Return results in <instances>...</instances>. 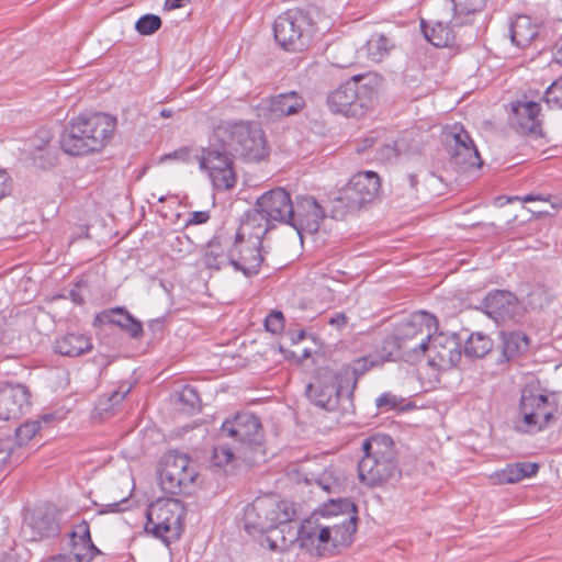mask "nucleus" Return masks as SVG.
<instances>
[{
	"label": "nucleus",
	"instance_id": "obj_1",
	"mask_svg": "<svg viewBox=\"0 0 562 562\" xmlns=\"http://www.w3.org/2000/svg\"><path fill=\"white\" fill-rule=\"evenodd\" d=\"M269 155L263 131L248 121L221 122L209 138L206 147L196 155L199 168L205 171L220 191L233 189L237 182L234 159L258 162Z\"/></svg>",
	"mask_w": 562,
	"mask_h": 562
},
{
	"label": "nucleus",
	"instance_id": "obj_2",
	"mask_svg": "<svg viewBox=\"0 0 562 562\" xmlns=\"http://www.w3.org/2000/svg\"><path fill=\"white\" fill-rule=\"evenodd\" d=\"M116 121L103 113L72 119L59 138L64 153L83 156L101 150L112 136Z\"/></svg>",
	"mask_w": 562,
	"mask_h": 562
},
{
	"label": "nucleus",
	"instance_id": "obj_3",
	"mask_svg": "<svg viewBox=\"0 0 562 562\" xmlns=\"http://www.w3.org/2000/svg\"><path fill=\"white\" fill-rule=\"evenodd\" d=\"M362 450L364 456L358 463L360 482L373 487L400 475L401 471L391 436L374 434L363 441Z\"/></svg>",
	"mask_w": 562,
	"mask_h": 562
},
{
	"label": "nucleus",
	"instance_id": "obj_4",
	"mask_svg": "<svg viewBox=\"0 0 562 562\" xmlns=\"http://www.w3.org/2000/svg\"><path fill=\"white\" fill-rule=\"evenodd\" d=\"M378 91L371 78L352 77L327 97L331 112L349 117H362L372 106Z\"/></svg>",
	"mask_w": 562,
	"mask_h": 562
},
{
	"label": "nucleus",
	"instance_id": "obj_5",
	"mask_svg": "<svg viewBox=\"0 0 562 562\" xmlns=\"http://www.w3.org/2000/svg\"><path fill=\"white\" fill-rule=\"evenodd\" d=\"M184 506L177 498L157 499L147 509L145 530L169 543L178 539L183 529Z\"/></svg>",
	"mask_w": 562,
	"mask_h": 562
},
{
	"label": "nucleus",
	"instance_id": "obj_6",
	"mask_svg": "<svg viewBox=\"0 0 562 562\" xmlns=\"http://www.w3.org/2000/svg\"><path fill=\"white\" fill-rule=\"evenodd\" d=\"M295 510L286 501L272 496L257 497L245 510L246 530L267 532L292 521Z\"/></svg>",
	"mask_w": 562,
	"mask_h": 562
},
{
	"label": "nucleus",
	"instance_id": "obj_7",
	"mask_svg": "<svg viewBox=\"0 0 562 562\" xmlns=\"http://www.w3.org/2000/svg\"><path fill=\"white\" fill-rule=\"evenodd\" d=\"M274 38L289 52H302L313 37L312 19L301 9H290L280 14L273 24Z\"/></svg>",
	"mask_w": 562,
	"mask_h": 562
},
{
	"label": "nucleus",
	"instance_id": "obj_8",
	"mask_svg": "<svg viewBox=\"0 0 562 562\" xmlns=\"http://www.w3.org/2000/svg\"><path fill=\"white\" fill-rule=\"evenodd\" d=\"M318 514L322 517L330 518V516H342L340 524H326L329 529L328 544L338 549L340 547H349L353 541V535L357 531L358 508L349 498H330L324 503Z\"/></svg>",
	"mask_w": 562,
	"mask_h": 562
},
{
	"label": "nucleus",
	"instance_id": "obj_9",
	"mask_svg": "<svg viewBox=\"0 0 562 562\" xmlns=\"http://www.w3.org/2000/svg\"><path fill=\"white\" fill-rule=\"evenodd\" d=\"M269 231V227L257 225V229L249 237L245 238L243 225L236 234L235 243L232 246V267L236 271L243 272L246 277L258 274L263 256L261 254L262 237Z\"/></svg>",
	"mask_w": 562,
	"mask_h": 562
},
{
	"label": "nucleus",
	"instance_id": "obj_10",
	"mask_svg": "<svg viewBox=\"0 0 562 562\" xmlns=\"http://www.w3.org/2000/svg\"><path fill=\"white\" fill-rule=\"evenodd\" d=\"M294 202L291 201L290 194L282 188L270 190L257 200L256 210L249 211L246 221L243 223V229L248 227L257 228L256 222L263 220L265 225L269 226L270 221H278L288 224L292 214Z\"/></svg>",
	"mask_w": 562,
	"mask_h": 562
},
{
	"label": "nucleus",
	"instance_id": "obj_11",
	"mask_svg": "<svg viewBox=\"0 0 562 562\" xmlns=\"http://www.w3.org/2000/svg\"><path fill=\"white\" fill-rule=\"evenodd\" d=\"M345 391L348 392V389L341 375L324 369L319 370L314 381L306 385L305 393L308 401L315 406L334 412L338 408Z\"/></svg>",
	"mask_w": 562,
	"mask_h": 562
},
{
	"label": "nucleus",
	"instance_id": "obj_12",
	"mask_svg": "<svg viewBox=\"0 0 562 562\" xmlns=\"http://www.w3.org/2000/svg\"><path fill=\"white\" fill-rule=\"evenodd\" d=\"M196 475L195 469L191 467L190 458L187 454L175 452L166 456L159 473V482L166 493L188 494Z\"/></svg>",
	"mask_w": 562,
	"mask_h": 562
},
{
	"label": "nucleus",
	"instance_id": "obj_13",
	"mask_svg": "<svg viewBox=\"0 0 562 562\" xmlns=\"http://www.w3.org/2000/svg\"><path fill=\"white\" fill-rule=\"evenodd\" d=\"M445 145L450 156V162L464 172L473 168H480L483 160L470 134L461 124H454L445 133Z\"/></svg>",
	"mask_w": 562,
	"mask_h": 562
},
{
	"label": "nucleus",
	"instance_id": "obj_14",
	"mask_svg": "<svg viewBox=\"0 0 562 562\" xmlns=\"http://www.w3.org/2000/svg\"><path fill=\"white\" fill-rule=\"evenodd\" d=\"M520 414L529 429L540 431L549 426L558 411L557 404L538 389L527 386L521 391Z\"/></svg>",
	"mask_w": 562,
	"mask_h": 562
},
{
	"label": "nucleus",
	"instance_id": "obj_15",
	"mask_svg": "<svg viewBox=\"0 0 562 562\" xmlns=\"http://www.w3.org/2000/svg\"><path fill=\"white\" fill-rule=\"evenodd\" d=\"M380 190V178L374 171H364L355 175L340 191L338 201L350 210H359L372 202Z\"/></svg>",
	"mask_w": 562,
	"mask_h": 562
},
{
	"label": "nucleus",
	"instance_id": "obj_16",
	"mask_svg": "<svg viewBox=\"0 0 562 562\" xmlns=\"http://www.w3.org/2000/svg\"><path fill=\"white\" fill-rule=\"evenodd\" d=\"M428 362L432 367L447 369L457 366L462 356V340L457 334H445L435 331L428 340Z\"/></svg>",
	"mask_w": 562,
	"mask_h": 562
},
{
	"label": "nucleus",
	"instance_id": "obj_17",
	"mask_svg": "<svg viewBox=\"0 0 562 562\" xmlns=\"http://www.w3.org/2000/svg\"><path fill=\"white\" fill-rule=\"evenodd\" d=\"M437 329V319L427 312L413 314L409 319L402 323L397 328V334L384 340L383 350L386 358L394 356L396 341L419 339L429 340L431 333Z\"/></svg>",
	"mask_w": 562,
	"mask_h": 562
},
{
	"label": "nucleus",
	"instance_id": "obj_18",
	"mask_svg": "<svg viewBox=\"0 0 562 562\" xmlns=\"http://www.w3.org/2000/svg\"><path fill=\"white\" fill-rule=\"evenodd\" d=\"M220 435L245 446H259L263 439L261 422L251 413L237 414L233 419L225 420Z\"/></svg>",
	"mask_w": 562,
	"mask_h": 562
},
{
	"label": "nucleus",
	"instance_id": "obj_19",
	"mask_svg": "<svg viewBox=\"0 0 562 562\" xmlns=\"http://www.w3.org/2000/svg\"><path fill=\"white\" fill-rule=\"evenodd\" d=\"M291 213L288 225L296 231L301 239L303 233H316L325 217L323 207L311 195L296 196Z\"/></svg>",
	"mask_w": 562,
	"mask_h": 562
},
{
	"label": "nucleus",
	"instance_id": "obj_20",
	"mask_svg": "<svg viewBox=\"0 0 562 562\" xmlns=\"http://www.w3.org/2000/svg\"><path fill=\"white\" fill-rule=\"evenodd\" d=\"M485 314L497 324L517 323L524 315V310L517 296L508 291L495 290L483 300Z\"/></svg>",
	"mask_w": 562,
	"mask_h": 562
},
{
	"label": "nucleus",
	"instance_id": "obj_21",
	"mask_svg": "<svg viewBox=\"0 0 562 562\" xmlns=\"http://www.w3.org/2000/svg\"><path fill=\"white\" fill-rule=\"evenodd\" d=\"M31 393L23 384L0 383V419H18L31 406Z\"/></svg>",
	"mask_w": 562,
	"mask_h": 562
},
{
	"label": "nucleus",
	"instance_id": "obj_22",
	"mask_svg": "<svg viewBox=\"0 0 562 562\" xmlns=\"http://www.w3.org/2000/svg\"><path fill=\"white\" fill-rule=\"evenodd\" d=\"M25 521L31 529V540L33 541L56 537L60 532L58 512L50 504L36 506Z\"/></svg>",
	"mask_w": 562,
	"mask_h": 562
},
{
	"label": "nucleus",
	"instance_id": "obj_23",
	"mask_svg": "<svg viewBox=\"0 0 562 562\" xmlns=\"http://www.w3.org/2000/svg\"><path fill=\"white\" fill-rule=\"evenodd\" d=\"M305 104L303 95L292 90L271 97L267 110L271 119H281L300 113Z\"/></svg>",
	"mask_w": 562,
	"mask_h": 562
},
{
	"label": "nucleus",
	"instance_id": "obj_24",
	"mask_svg": "<svg viewBox=\"0 0 562 562\" xmlns=\"http://www.w3.org/2000/svg\"><path fill=\"white\" fill-rule=\"evenodd\" d=\"M329 532L326 524L321 522L317 513H315L301 524L297 530V540L305 548L311 546H315L317 549L326 548L328 546Z\"/></svg>",
	"mask_w": 562,
	"mask_h": 562
},
{
	"label": "nucleus",
	"instance_id": "obj_25",
	"mask_svg": "<svg viewBox=\"0 0 562 562\" xmlns=\"http://www.w3.org/2000/svg\"><path fill=\"white\" fill-rule=\"evenodd\" d=\"M202 261L207 269L214 270L232 266V247H229V243L223 241L220 237L211 239L204 248Z\"/></svg>",
	"mask_w": 562,
	"mask_h": 562
},
{
	"label": "nucleus",
	"instance_id": "obj_26",
	"mask_svg": "<svg viewBox=\"0 0 562 562\" xmlns=\"http://www.w3.org/2000/svg\"><path fill=\"white\" fill-rule=\"evenodd\" d=\"M516 124L525 134L541 135L540 104L522 102L513 108Z\"/></svg>",
	"mask_w": 562,
	"mask_h": 562
},
{
	"label": "nucleus",
	"instance_id": "obj_27",
	"mask_svg": "<svg viewBox=\"0 0 562 562\" xmlns=\"http://www.w3.org/2000/svg\"><path fill=\"white\" fill-rule=\"evenodd\" d=\"M499 337L502 352L499 363L515 360L529 349V337L522 331H501Z\"/></svg>",
	"mask_w": 562,
	"mask_h": 562
},
{
	"label": "nucleus",
	"instance_id": "obj_28",
	"mask_svg": "<svg viewBox=\"0 0 562 562\" xmlns=\"http://www.w3.org/2000/svg\"><path fill=\"white\" fill-rule=\"evenodd\" d=\"M454 18L447 21H435L431 26H428L424 20H422L420 26L423 33L428 42L436 47H450L456 43V35L453 32Z\"/></svg>",
	"mask_w": 562,
	"mask_h": 562
},
{
	"label": "nucleus",
	"instance_id": "obj_29",
	"mask_svg": "<svg viewBox=\"0 0 562 562\" xmlns=\"http://www.w3.org/2000/svg\"><path fill=\"white\" fill-rule=\"evenodd\" d=\"M55 351L61 356L78 357L92 349L91 338L79 333H68L56 339Z\"/></svg>",
	"mask_w": 562,
	"mask_h": 562
},
{
	"label": "nucleus",
	"instance_id": "obj_30",
	"mask_svg": "<svg viewBox=\"0 0 562 562\" xmlns=\"http://www.w3.org/2000/svg\"><path fill=\"white\" fill-rule=\"evenodd\" d=\"M539 26L528 15H518L512 21L509 26V35L513 44L524 48L538 36Z\"/></svg>",
	"mask_w": 562,
	"mask_h": 562
},
{
	"label": "nucleus",
	"instance_id": "obj_31",
	"mask_svg": "<svg viewBox=\"0 0 562 562\" xmlns=\"http://www.w3.org/2000/svg\"><path fill=\"white\" fill-rule=\"evenodd\" d=\"M304 481L307 484L316 483L323 491L329 494H340L348 485L347 477L334 468L325 469L317 475L312 474L311 477L304 476Z\"/></svg>",
	"mask_w": 562,
	"mask_h": 562
},
{
	"label": "nucleus",
	"instance_id": "obj_32",
	"mask_svg": "<svg viewBox=\"0 0 562 562\" xmlns=\"http://www.w3.org/2000/svg\"><path fill=\"white\" fill-rule=\"evenodd\" d=\"M386 355L383 357H380L379 359L373 356H367L359 358L353 362L351 371L346 370L345 373L341 375L342 381L346 382V387L348 389V395L347 401L351 403V397L353 394V391L357 385L358 378L366 373L369 369L382 363L383 361L387 360Z\"/></svg>",
	"mask_w": 562,
	"mask_h": 562
},
{
	"label": "nucleus",
	"instance_id": "obj_33",
	"mask_svg": "<svg viewBox=\"0 0 562 562\" xmlns=\"http://www.w3.org/2000/svg\"><path fill=\"white\" fill-rule=\"evenodd\" d=\"M394 48V41L381 33L372 34L366 44L368 57L374 63L382 61Z\"/></svg>",
	"mask_w": 562,
	"mask_h": 562
},
{
	"label": "nucleus",
	"instance_id": "obj_34",
	"mask_svg": "<svg viewBox=\"0 0 562 562\" xmlns=\"http://www.w3.org/2000/svg\"><path fill=\"white\" fill-rule=\"evenodd\" d=\"M493 348L491 338L481 333H472L464 344V355L469 358H483Z\"/></svg>",
	"mask_w": 562,
	"mask_h": 562
},
{
	"label": "nucleus",
	"instance_id": "obj_35",
	"mask_svg": "<svg viewBox=\"0 0 562 562\" xmlns=\"http://www.w3.org/2000/svg\"><path fill=\"white\" fill-rule=\"evenodd\" d=\"M447 8H452L454 11V24L461 25L464 23L461 15H469L480 12L486 3V0H445Z\"/></svg>",
	"mask_w": 562,
	"mask_h": 562
},
{
	"label": "nucleus",
	"instance_id": "obj_36",
	"mask_svg": "<svg viewBox=\"0 0 562 562\" xmlns=\"http://www.w3.org/2000/svg\"><path fill=\"white\" fill-rule=\"evenodd\" d=\"M132 316L133 315L123 307L110 308L97 314L94 324H112L123 329Z\"/></svg>",
	"mask_w": 562,
	"mask_h": 562
},
{
	"label": "nucleus",
	"instance_id": "obj_37",
	"mask_svg": "<svg viewBox=\"0 0 562 562\" xmlns=\"http://www.w3.org/2000/svg\"><path fill=\"white\" fill-rule=\"evenodd\" d=\"M428 340L411 339L396 341L395 349L408 359H418L427 351Z\"/></svg>",
	"mask_w": 562,
	"mask_h": 562
},
{
	"label": "nucleus",
	"instance_id": "obj_38",
	"mask_svg": "<svg viewBox=\"0 0 562 562\" xmlns=\"http://www.w3.org/2000/svg\"><path fill=\"white\" fill-rule=\"evenodd\" d=\"M71 548H72V559L76 562H90L94 555L101 554V551L95 547V549H90L88 543H86V538H77L70 539Z\"/></svg>",
	"mask_w": 562,
	"mask_h": 562
},
{
	"label": "nucleus",
	"instance_id": "obj_39",
	"mask_svg": "<svg viewBox=\"0 0 562 562\" xmlns=\"http://www.w3.org/2000/svg\"><path fill=\"white\" fill-rule=\"evenodd\" d=\"M161 19L156 14H145L135 23V30L140 35H151L161 27Z\"/></svg>",
	"mask_w": 562,
	"mask_h": 562
},
{
	"label": "nucleus",
	"instance_id": "obj_40",
	"mask_svg": "<svg viewBox=\"0 0 562 562\" xmlns=\"http://www.w3.org/2000/svg\"><path fill=\"white\" fill-rule=\"evenodd\" d=\"M543 100L552 109H562V76L548 87Z\"/></svg>",
	"mask_w": 562,
	"mask_h": 562
},
{
	"label": "nucleus",
	"instance_id": "obj_41",
	"mask_svg": "<svg viewBox=\"0 0 562 562\" xmlns=\"http://www.w3.org/2000/svg\"><path fill=\"white\" fill-rule=\"evenodd\" d=\"M234 460V452L226 445H218L213 448L211 463L216 468H225Z\"/></svg>",
	"mask_w": 562,
	"mask_h": 562
},
{
	"label": "nucleus",
	"instance_id": "obj_42",
	"mask_svg": "<svg viewBox=\"0 0 562 562\" xmlns=\"http://www.w3.org/2000/svg\"><path fill=\"white\" fill-rule=\"evenodd\" d=\"M179 401L186 409L192 411L200 407L201 400L195 387L184 385L179 392Z\"/></svg>",
	"mask_w": 562,
	"mask_h": 562
},
{
	"label": "nucleus",
	"instance_id": "obj_43",
	"mask_svg": "<svg viewBox=\"0 0 562 562\" xmlns=\"http://www.w3.org/2000/svg\"><path fill=\"white\" fill-rule=\"evenodd\" d=\"M41 429L40 420H29L22 424L15 431L16 440L20 445L27 443Z\"/></svg>",
	"mask_w": 562,
	"mask_h": 562
},
{
	"label": "nucleus",
	"instance_id": "obj_44",
	"mask_svg": "<svg viewBox=\"0 0 562 562\" xmlns=\"http://www.w3.org/2000/svg\"><path fill=\"white\" fill-rule=\"evenodd\" d=\"M169 245L172 251L177 254L191 252L194 247L193 240L186 234H178L172 236V238L169 240Z\"/></svg>",
	"mask_w": 562,
	"mask_h": 562
},
{
	"label": "nucleus",
	"instance_id": "obj_45",
	"mask_svg": "<svg viewBox=\"0 0 562 562\" xmlns=\"http://www.w3.org/2000/svg\"><path fill=\"white\" fill-rule=\"evenodd\" d=\"M69 536L70 539L86 538V543H88V547L90 549H95V546L91 539L90 527L88 521L81 520L78 525L74 527Z\"/></svg>",
	"mask_w": 562,
	"mask_h": 562
},
{
	"label": "nucleus",
	"instance_id": "obj_46",
	"mask_svg": "<svg viewBox=\"0 0 562 562\" xmlns=\"http://www.w3.org/2000/svg\"><path fill=\"white\" fill-rule=\"evenodd\" d=\"M284 318L281 312L273 311L271 312L265 321V326L268 331H271L272 334H277L282 330L284 324Z\"/></svg>",
	"mask_w": 562,
	"mask_h": 562
},
{
	"label": "nucleus",
	"instance_id": "obj_47",
	"mask_svg": "<svg viewBox=\"0 0 562 562\" xmlns=\"http://www.w3.org/2000/svg\"><path fill=\"white\" fill-rule=\"evenodd\" d=\"M402 401L396 395L391 393H383L375 401V405L380 409H396L401 405Z\"/></svg>",
	"mask_w": 562,
	"mask_h": 562
},
{
	"label": "nucleus",
	"instance_id": "obj_48",
	"mask_svg": "<svg viewBox=\"0 0 562 562\" xmlns=\"http://www.w3.org/2000/svg\"><path fill=\"white\" fill-rule=\"evenodd\" d=\"M168 160H179L183 162H188L190 160V149L188 147H182L172 153L165 154L159 158V162H165Z\"/></svg>",
	"mask_w": 562,
	"mask_h": 562
},
{
	"label": "nucleus",
	"instance_id": "obj_49",
	"mask_svg": "<svg viewBox=\"0 0 562 562\" xmlns=\"http://www.w3.org/2000/svg\"><path fill=\"white\" fill-rule=\"evenodd\" d=\"M123 330L128 333L132 338L138 339L143 335V325L138 319L132 316Z\"/></svg>",
	"mask_w": 562,
	"mask_h": 562
},
{
	"label": "nucleus",
	"instance_id": "obj_50",
	"mask_svg": "<svg viewBox=\"0 0 562 562\" xmlns=\"http://www.w3.org/2000/svg\"><path fill=\"white\" fill-rule=\"evenodd\" d=\"M12 191V179L5 170L0 169V201Z\"/></svg>",
	"mask_w": 562,
	"mask_h": 562
},
{
	"label": "nucleus",
	"instance_id": "obj_51",
	"mask_svg": "<svg viewBox=\"0 0 562 562\" xmlns=\"http://www.w3.org/2000/svg\"><path fill=\"white\" fill-rule=\"evenodd\" d=\"M516 465L520 472V480L536 475L539 470V465L532 462H517Z\"/></svg>",
	"mask_w": 562,
	"mask_h": 562
},
{
	"label": "nucleus",
	"instance_id": "obj_52",
	"mask_svg": "<svg viewBox=\"0 0 562 562\" xmlns=\"http://www.w3.org/2000/svg\"><path fill=\"white\" fill-rule=\"evenodd\" d=\"M209 220H210V212H207V211L192 212L186 223V227H189L191 225L205 224Z\"/></svg>",
	"mask_w": 562,
	"mask_h": 562
},
{
	"label": "nucleus",
	"instance_id": "obj_53",
	"mask_svg": "<svg viewBox=\"0 0 562 562\" xmlns=\"http://www.w3.org/2000/svg\"><path fill=\"white\" fill-rule=\"evenodd\" d=\"M560 209H561V203L559 201H552L544 209H536V210H530V211L537 215H553Z\"/></svg>",
	"mask_w": 562,
	"mask_h": 562
},
{
	"label": "nucleus",
	"instance_id": "obj_54",
	"mask_svg": "<svg viewBox=\"0 0 562 562\" xmlns=\"http://www.w3.org/2000/svg\"><path fill=\"white\" fill-rule=\"evenodd\" d=\"M37 138L40 139V142L34 143L33 146L35 147L36 150H43L46 147V145L50 142L52 134L47 130H41L38 132Z\"/></svg>",
	"mask_w": 562,
	"mask_h": 562
},
{
	"label": "nucleus",
	"instance_id": "obj_55",
	"mask_svg": "<svg viewBox=\"0 0 562 562\" xmlns=\"http://www.w3.org/2000/svg\"><path fill=\"white\" fill-rule=\"evenodd\" d=\"M131 387H126L123 390V386H121L119 390L114 391L111 396L108 398V402L112 404V406L120 404L126 396V394L130 392Z\"/></svg>",
	"mask_w": 562,
	"mask_h": 562
},
{
	"label": "nucleus",
	"instance_id": "obj_56",
	"mask_svg": "<svg viewBox=\"0 0 562 562\" xmlns=\"http://www.w3.org/2000/svg\"><path fill=\"white\" fill-rule=\"evenodd\" d=\"M505 471L507 473V482L508 483L513 484V483H517V482L521 481L520 472L518 471L516 463L508 464L505 468Z\"/></svg>",
	"mask_w": 562,
	"mask_h": 562
},
{
	"label": "nucleus",
	"instance_id": "obj_57",
	"mask_svg": "<svg viewBox=\"0 0 562 562\" xmlns=\"http://www.w3.org/2000/svg\"><path fill=\"white\" fill-rule=\"evenodd\" d=\"M347 316L344 313H337L328 319V324L341 328L347 324Z\"/></svg>",
	"mask_w": 562,
	"mask_h": 562
},
{
	"label": "nucleus",
	"instance_id": "obj_58",
	"mask_svg": "<svg viewBox=\"0 0 562 562\" xmlns=\"http://www.w3.org/2000/svg\"><path fill=\"white\" fill-rule=\"evenodd\" d=\"M491 479L494 481L495 484H509L507 482V473L505 471V468L501 471H497L491 475Z\"/></svg>",
	"mask_w": 562,
	"mask_h": 562
},
{
	"label": "nucleus",
	"instance_id": "obj_59",
	"mask_svg": "<svg viewBox=\"0 0 562 562\" xmlns=\"http://www.w3.org/2000/svg\"><path fill=\"white\" fill-rule=\"evenodd\" d=\"M397 156L396 149L391 145H385L381 149V157L387 160L395 158Z\"/></svg>",
	"mask_w": 562,
	"mask_h": 562
},
{
	"label": "nucleus",
	"instance_id": "obj_60",
	"mask_svg": "<svg viewBox=\"0 0 562 562\" xmlns=\"http://www.w3.org/2000/svg\"><path fill=\"white\" fill-rule=\"evenodd\" d=\"M10 456L9 447L5 441L0 440V467H2Z\"/></svg>",
	"mask_w": 562,
	"mask_h": 562
},
{
	"label": "nucleus",
	"instance_id": "obj_61",
	"mask_svg": "<svg viewBox=\"0 0 562 562\" xmlns=\"http://www.w3.org/2000/svg\"><path fill=\"white\" fill-rule=\"evenodd\" d=\"M553 59L555 63L562 65V37L555 43L553 47Z\"/></svg>",
	"mask_w": 562,
	"mask_h": 562
},
{
	"label": "nucleus",
	"instance_id": "obj_62",
	"mask_svg": "<svg viewBox=\"0 0 562 562\" xmlns=\"http://www.w3.org/2000/svg\"><path fill=\"white\" fill-rule=\"evenodd\" d=\"M124 502H125V499H122L121 502H114L112 504H108L99 513L100 514H105V513H116V512H120L121 510L120 506Z\"/></svg>",
	"mask_w": 562,
	"mask_h": 562
},
{
	"label": "nucleus",
	"instance_id": "obj_63",
	"mask_svg": "<svg viewBox=\"0 0 562 562\" xmlns=\"http://www.w3.org/2000/svg\"><path fill=\"white\" fill-rule=\"evenodd\" d=\"M69 296H70L71 301L74 303H76V304H83L85 303V297L80 294L78 289H71L69 291Z\"/></svg>",
	"mask_w": 562,
	"mask_h": 562
},
{
	"label": "nucleus",
	"instance_id": "obj_64",
	"mask_svg": "<svg viewBox=\"0 0 562 562\" xmlns=\"http://www.w3.org/2000/svg\"><path fill=\"white\" fill-rule=\"evenodd\" d=\"M524 202H532V201H542V202H550L549 198H544L542 195H535V194H527L522 198Z\"/></svg>",
	"mask_w": 562,
	"mask_h": 562
}]
</instances>
